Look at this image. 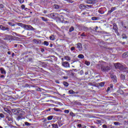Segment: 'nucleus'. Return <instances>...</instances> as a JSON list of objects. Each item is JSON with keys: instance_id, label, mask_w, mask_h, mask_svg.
<instances>
[{"instance_id": "f03ea898", "label": "nucleus", "mask_w": 128, "mask_h": 128, "mask_svg": "<svg viewBox=\"0 0 128 128\" xmlns=\"http://www.w3.org/2000/svg\"><path fill=\"white\" fill-rule=\"evenodd\" d=\"M23 28L26 30H34V28H33L30 25L24 24Z\"/></svg>"}, {"instance_id": "7c9ffc66", "label": "nucleus", "mask_w": 128, "mask_h": 128, "mask_svg": "<svg viewBox=\"0 0 128 128\" xmlns=\"http://www.w3.org/2000/svg\"><path fill=\"white\" fill-rule=\"evenodd\" d=\"M44 46H48V44H49L48 42V41H44Z\"/></svg>"}, {"instance_id": "9d476101", "label": "nucleus", "mask_w": 128, "mask_h": 128, "mask_svg": "<svg viewBox=\"0 0 128 128\" xmlns=\"http://www.w3.org/2000/svg\"><path fill=\"white\" fill-rule=\"evenodd\" d=\"M46 16H48V18H56V14H54V13H52L46 15Z\"/></svg>"}, {"instance_id": "e2e57ef3", "label": "nucleus", "mask_w": 128, "mask_h": 128, "mask_svg": "<svg viewBox=\"0 0 128 128\" xmlns=\"http://www.w3.org/2000/svg\"><path fill=\"white\" fill-rule=\"evenodd\" d=\"M54 110H56V112H58V109L54 108Z\"/></svg>"}, {"instance_id": "37998d69", "label": "nucleus", "mask_w": 128, "mask_h": 128, "mask_svg": "<svg viewBox=\"0 0 128 128\" xmlns=\"http://www.w3.org/2000/svg\"><path fill=\"white\" fill-rule=\"evenodd\" d=\"M121 78L122 80H125L126 77L124 76V75H121Z\"/></svg>"}, {"instance_id": "6ab92c4d", "label": "nucleus", "mask_w": 128, "mask_h": 128, "mask_svg": "<svg viewBox=\"0 0 128 128\" xmlns=\"http://www.w3.org/2000/svg\"><path fill=\"white\" fill-rule=\"evenodd\" d=\"M68 94H76V92L72 90H70L68 91Z\"/></svg>"}, {"instance_id": "69168bd1", "label": "nucleus", "mask_w": 128, "mask_h": 128, "mask_svg": "<svg viewBox=\"0 0 128 128\" xmlns=\"http://www.w3.org/2000/svg\"><path fill=\"white\" fill-rule=\"evenodd\" d=\"M98 27L96 26V30H98Z\"/></svg>"}, {"instance_id": "0eeeda50", "label": "nucleus", "mask_w": 128, "mask_h": 128, "mask_svg": "<svg viewBox=\"0 0 128 128\" xmlns=\"http://www.w3.org/2000/svg\"><path fill=\"white\" fill-rule=\"evenodd\" d=\"M79 8L80 10H86V8H88H88L86 7V6L84 4H80L79 6Z\"/></svg>"}, {"instance_id": "052dcab7", "label": "nucleus", "mask_w": 128, "mask_h": 128, "mask_svg": "<svg viewBox=\"0 0 128 128\" xmlns=\"http://www.w3.org/2000/svg\"><path fill=\"white\" fill-rule=\"evenodd\" d=\"M64 78L65 80H68V76H64Z\"/></svg>"}, {"instance_id": "b1692460", "label": "nucleus", "mask_w": 128, "mask_h": 128, "mask_svg": "<svg viewBox=\"0 0 128 128\" xmlns=\"http://www.w3.org/2000/svg\"><path fill=\"white\" fill-rule=\"evenodd\" d=\"M50 40H54V35L52 34L50 36Z\"/></svg>"}, {"instance_id": "a878e982", "label": "nucleus", "mask_w": 128, "mask_h": 128, "mask_svg": "<svg viewBox=\"0 0 128 128\" xmlns=\"http://www.w3.org/2000/svg\"><path fill=\"white\" fill-rule=\"evenodd\" d=\"M123 70L124 72H127V74H128V68H124L122 69Z\"/></svg>"}, {"instance_id": "58836bf2", "label": "nucleus", "mask_w": 128, "mask_h": 128, "mask_svg": "<svg viewBox=\"0 0 128 128\" xmlns=\"http://www.w3.org/2000/svg\"><path fill=\"white\" fill-rule=\"evenodd\" d=\"M99 86H104V82H102L100 83Z\"/></svg>"}, {"instance_id": "7ed1b4c3", "label": "nucleus", "mask_w": 128, "mask_h": 128, "mask_svg": "<svg viewBox=\"0 0 128 128\" xmlns=\"http://www.w3.org/2000/svg\"><path fill=\"white\" fill-rule=\"evenodd\" d=\"M12 112H14V114H20L22 115V110H16V109H13L12 110Z\"/></svg>"}, {"instance_id": "bb28decb", "label": "nucleus", "mask_w": 128, "mask_h": 128, "mask_svg": "<svg viewBox=\"0 0 128 128\" xmlns=\"http://www.w3.org/2000/svg\"><path fill=\"white\" fill-rule=\"evenodd\" d=\"M8 24H9V26H16V24H13L12 22H8Z\"/></svg>"}, {"instance_id": "603ef678", "label": "nucleus", "mask_w": 128, "mask_h": 128, "mask_svg": "<svg viewBox=\"0 0 128 128\" xmlns=\"http://www.w3.org/2000/svg\"><path fill=\"white\" fill-rule=\"evenodd\" d=\"M78 128H82V124H78Z\"/></svg>"}, {"instance_id": "a18cd8bd", "label": "nucleus", "mask_w": 128, "mask_h": 128, "mask_svg": "<svg viewBox=\"0 0 128 128\" xmlns=\"http://www.w3.org/2000/svg\"><path fill=\"white\" fill-rule=\"evenodd\" d=\"M64 112L65 114H68L70 112V110H64Z\"/></svg>"}, {"instance_id": "864d4df0", "label": "nucleus", "mask_w": 128, "mask_h": 128, "mask_svg": "<svg viewBox=\"0 0 128 128\" xmlns=\"http://www.w3.org/2000/svg\"><path fill=\"white\" fill-rule=\"evenodd\" d=\"M75 49H76V48H74V46L71 48H70L71 50H74Z\"/></svg>"}, {"instance_id": "c756f323", "label": "nucleus", "mask_w": 128, "mask_h": 128, "mask_svg": "<svg viewBox=\"0 0 128 128\" xmlns=\"http://www.w3.org/2000/svg\"><path fill=\"white\" fill-rule=\"evenodd\" d=\"M78 58H84V55L82 54H80L78 56Z\"/></svg>"}, {"instance_id": "680f3d73", "label": "nucleus", "mask_w": 128, "mask_h": 128, "mask_svg": "<svg viewBox=\"0 0 128 128\" xmlns=\"http://www.w3.org/2000/svg\"><path fill=\"white\" fill-rule=\"evenodd\" d=\"M44 14H46V12H48V10H44V12H43Z\"/></svg>"}, {"instance_id": "aec40b11", "label": "nucleus", "mask_w": 128, "mask_h": 128, "mask_svg": "<svg viewBox=\"0 0 128 128\" xmlns=\"http://www.w3.org/2000/svg\"><path fill=\"white\" fill-rule=\"evenodd\" d=\"M54 118V116H50L48 117H47V120H52Z\"/></svg>"}, {"instance_id": "473e14b6", "label": "nucleus", "mask_w": 128, "mask_h": 128, "mask_svg": "<svg viewBox=\"0 0 128 128\" xmlns=\"http://www.w3.org/2000/svg\"><path fill=\"white\" fill-rule=\"evenodd\" d=\"M24 124H25V126H30L32 125V124H30V123H29L28 122H25Z\"/></svg>"}, {"instance_id": "72a5a7b5", "label": "nucleus", "mask_w": 128, "mask_h": 128, "mask_svg": "<svg viewBox=\"0 0 128 128\" xmlns=\"http://www.w3.org/2000/svg\"><path fill=\"white\" fill-rule=\"evenodd\" d=\"M99 14H104V12L102 10L99 9L98 10Z\"/></svg>"}, {"instance_id": "f3484780", "label": "nucleus", "mask_w": 128, "mask_h": 128, "mask_svg": "<svg viewBox=\"0 0 128 128\" xmlns=\"http://www.w3.org/2000/svg\"><path fill=\"white\" fill-rule=\"evenodd\" d=\"M122 58H128V52H126L122 55Z\"/></svg>"}, {"instance_id": "c03bdc74", "label": "nucleus", "mask_w": 128, "mask_h": 128, "mask_svg": "<svg viewBox=\"0 0 128 128\" xmlns=\"http://www.w3.org/2000/svg\"><path fill=\"white\" fill-rule=\"evenodd\" d=\"M20 4H23L24 2V0H18Z\"/></svg>"}, {"instance_id": "423d86ee", "label": "nucleus", "mask_w": 128, "mask_h": 128, "mask_svg": "<svg viewBox=\"0 0 128 128\" xmlns=\"http://www.w3.org/2000/svg\"><path fill=\"white\" fill-rule=\"evenodd\" d=\"M84 2L88 4H94V0H86L84 1Z\"/></svg>"}, {"instance_id": "49530a36", "label": "nucleus", "mask_w": 128, "mask_h": 128, "mask_svg": "<svg viewBox=\"0 0 128 128\" xmlns=\"http://www.w3.org/2000/svg\"><path fill=\"white\" fill-rule=\"evenodd\" d=\"M114 124L115 126H118V124H120V122H114Z\"/></svg>"}, {"instance_id": "ddd939ff", "label": "nucleus", "mask_w": 128, "mask_h": 128, "mask_svg": "<svg viewBox=\"0 0 128 128\" xmlns=\"http://www.w3.org/2000/svg\"><path fill=\"white\" fill-rule=\"evenodd\" d=\"M33 42L36 44H40V40H36V39H34L33 40Z\"/></svg>"}, {"instance_id": "412c9836", "label": "nucleus", "mask_w": 128, "mask_h": 128, "mask_svg": "<svg viewBox=\"0 0 128 128\" xmlns=\"http://www.w3.org/2000/svg\"><path fill=\"white\" fill-rule=\"evenodd\" d=\"M52 128H58V124H52Z\"/></svg>"}, {"instance_id": "4d7b16f0", "label": "nucleus", "mask_w": 128, "mask_h": 128, "mask_svg": "<svg viewBox=\"0 0 128 128\" xmlns=\"http://www.w3.org/2000/svg\"><path fill=\"white\" fill-rule=\"evenodd\" d=\"M0 78H4V75H1V76H0Z\"/></svg>"}, {"instance_id": "6e6d98bb", "label": "nucleus", "mask_w": 128, "mask_h": 128, "mask_svg": "<svg viewBox=\"0 0 128 128\" xmlns=\"http://www.w3.org/2000/svg\"><path fill=\"white\" fill-rule=\"evenodd\" d=\"M92 20H96V17H92Z\"/></svg>"}, {"instance_id": "9b49d317", "label": "nucleus", "mask_w": 128, "mask_h": 128, "mask_svg": "<svg viewBox=\"0 0 128 128\" xmlns=\"http://www.w3.org/2000/svg\"><path fill=\"white\" fill-rule=\"evenodd\" d=\"M111 78L112 80V82H113L114 84H116V82L117 80L116 76H111Z\"/></svg>"}, {"instance_id": "393cba45", "label": "nucleus", "mask_w": 128, "mask_h": 128, "mask_svg": "<svg viewBox=\"0 0 128 128\" xmlns=\"http://www.w3.org/2000/svg\"><path fill=\"white\" fill-rule=\"evenodd\" d=\"M54 8L56 10H58L60 8V6L58 5V4H54Z\"/></svg>"}, {"instance_id": "a19ab883", "label": "nucleus", "mask_w": 128, "mask_h": 128, "mask_svg": "<svg viewBox=\"0 0 128 128\" xmlns=\"http://www.w3.org/2000/svg\"><path fill=\"white\" fill-rule=\"evenodd\" d=\"M92 5H88V4H86V8H92Z\"/></svg>"}, {"instance_id": "8fccbe9b", "label": "nucleus", "mask_w": 128, "mask_h": 128, "mask_svg": "<svg viewBox=\"0 0 128 128\" xmlns=\"http://www.w3.org/2000/svg\"><path fill=\"white\" fill-rule=\"evenodd\" d=\"M0 118H4V115L2 114H0Z\"/></svg>"}, {"instance_id": "20e7f679", "label": "nucleus", "mask_w": 128, "mask_h": 128, "mask_svg": "<svg viewBox=\"0 0 128 128\" xmlns=\"http://www.w3.org/2000/svg\"><path fill=\"white\" fill-rule=\"evenodd\" d=\"M114 66L116 68H118L120 70H122V68H124V66L120 63L116 64Z\"/></svg>"}, {"instance_id": "5fc2aeb1", "label": "nucleus", "mask_w": 128, "mask_h": 128, "mask_svg": "<svg viewBox=\"0 0 128 128\" xmlns=\"http://www.w3.org/2000/svg\"><path fill=\"white\" fill-rule=\"evenodd\" d=\"M81 36H86V34H84V32L82 33V34H81Z\"/></svg>"}, {"instance_id": "4be33fe9", "label": "nucleus", "mask_w": 128, "mask_h": 128, "mask_svg": "<svg viewBox=\"0 0 128 128\" xmlns=\"http://www.w3.org/2000/svg\"><path fill=\"white\" fill-rule=\"evenodd\" d=\"M64 58L66 60H70V57L68 56H65Z\"/></svg>"}, {"instance_id": "2eb2a0df", "label": "nucleus", "mask_w": 128, "mask_h": 128, "mask_svg": "<svg viewBox=\"0 0 128 128\" xmlns=\"http://www.w3.org/2000/svg\"><path fill=\"white\" fill-rule=\"evenodd\" d=\"M4 112H6L9 114H12V111H10L8 108H4Z\"/></svg>"}, {"instance_id": "bf43d9fd", "label": "nucleus", "mask_w": 128, "mask_h": 128, "mask_svg": "<svg viewBox=\"0 0 128 128\" xmlns=\"http://www.w3.org/2000/svg\"><path fill=\"white\" fill-rule=\"evenodd\" d=\"M110 88H114V86L112 85V84H110Z\"/></svg>"}, {"instance_id": "f257e3e1", "label": "nucleus", "mask_w": 128, "mask_h": 128, "mask_svg": "<svg viewBox=\"0 0 128 128\" xmlns=\"http://www.w3.org/2000/svg\"><path fill=\"white\" fill-rule=\"evenodd\" d=\"M97 68L100 69L102 72H108L110 70V66H108V64L103 62L102 64H99L97 65Z\"/></svg>"}, {"instance_id": "3c124183", "label": "nucleus", "mask_w": 128, "mask_h": 128, "mask_svg": "<svg viewBox=\"0 0 128 128\" xmlns=\"http://www.w3.org/2000/svg\"><path fill=\"white\" fill-rule=\"evenodd\" d=\"M22 118L20 116H18V120H22Z\"/></svg>"}, {"instance_id": "79ce46f5", "label": "nucleus", "mask_w": 128, "mask_h": 128, "mask_svg": "<svg viewBox=\"0 0 128 128\" xmlns=\"http://www.w3.org/2000/svg\"><path fill=\"white\" fill-rule=\"evenodd\" d=\"M21 8H22V10H24V8H26V6H24V4H22V5L21 6Z\"/></svg>"}, {"instance_id": "dca6fc26", "label": "nucleus", "mask_w": 128, "mask_h": 128, "mask_svg": "<svg viewBox=\"0 0 128 128\" xmlns=\"http://www.w3.org/2000/svg\"><path fill=\"white\" fill-rule=\"evenodd\" d=\"M116 7H112L111 8V10L108 11V14H112V12H114V10H116Z\"/></svg>"}, {"instance_id": "f704fd0d", "label": "nucleus", "mask_w": 128, "mask_h": 128, "mask_svg": "<svg viewBox=\"0 0 128 128\" xmlns=\"http://www.w3.org/2000/svg\"><path fill=\"white\" fill-rule=\"evenodd\" d=\"M70 114L71 116H76V114H74L72 112H70Z\"/></svg>"}, {"instance_id": "39448f33", "label": "nucleus", "mask_w": 128, "mask_h": 128, "mask_svg": "<svg viewBox=\"0 0 128 128\" xmlns=\"http://www.w3.org/2000/svg\"><path fill=\"white\" fill-rule=\"evenodd\" d=\"M62 66H64V68H70V64L68 62H62Z\"/></svg>"}, {"instance_id": "ea45409f", "label": "nucleus", "mask_w": 128, "mask_h": 128, "mask_svg": "<svg viewBox=\"0 0 128 128\" xmlns=\"http://www.w3.org/2000/svg\"><path fill=\"white\" fill-rule=\"evenodd\" d=\"M96 124H102V121L100 120H97L96 121Z\"/></svg>"}, {"instance_id": "a211bd4d", "label": "nucleus", "mask_w": 128, "mask_h": 128, "mask_svg": "<svg viewBox=\"0 0 128 128\" xmlns=\"http://www.w3.org/2000/svg\"><path fill=\"white\" fill-rule=\"evenodd\" d=\"M50 122H47L44 123V125L46 126L47 128H50V126H51L50 124H49L48 126V124H50Z\"/></svg>"}, {"instance_id": "774afa93", "label": "nucleus", "mask_w": 128, "mask_h": 128, "mask_svg": "<svg viewBox=\"0 0 128 128\" xmlns=\"http://www.w3.org/2000/svg\"><path fill=\"white\" fill-rule=\"evenodd\" d=\"M8 54H10V52H8Z\"/></svg>"}, {"instance_id": "4468645a", "label": "nucleus", "mask_w": 128, "mask_h": 128, "mask_svg": "<svg viewBox=\"0 0 128 128\" xmlns=\"http://www.w3.org/2000/svg\"><path fill=\"white\" fill-rule=\"evenodd\" d=\"M113 30H115L116 32H118V27L116 26V24H113Z\"/></svg>"}, {"instance_id": "1a4fd4ad", "label": "nucleus", "mask_w": 128, "mask_h": 128, "mask_svg": "<svg viewBox=\"0 0 128 128\" xmlns=\"http://www.w3.org/2000/svg\"><path fill=\"white\" fill-rule=\"evenodd\" d=\"M76 45L77 48H78L79 50H82V44L78 42Z\"/></svg>"}, {"instance_id": "de8ad7c7", "label": "nucleus", "mask_w": 128, "mask_h": 128, "mask_svg": "<svg viewBox=\"0 0 128 128\" xmlns=\"http://www.w3.org/2000/svg\"><path fill=\"white\" fill-rule=\"evenodd\" d=\"M123 30H128V28H126V26H124L123 27Z\"/></svg>"}, {"instance_id": "f8f14e48", "label": "nucleus", "mask_w": 128, "mask_h": 128, "mask_svg": "<svg viewBox=\"0 0 128 128\" xmlns=\"http://www.w3.org/2000/svg\"><path fill=\"white\" fill-rule=\"evenodd\" d=\"M0 71L2 74H6V70H4V68H0Z\"/></svg>"}, {"instance_id": "e433bc0d", "label": "nucleus", "mask_w": 128, "mask_h": 128, "mask_svg": "<svg viewBox=\"0 0 128 128\" xmlns=\"http://www.w3.org/2000/svg\"><path fill=\"white\" fill-rule=\"evenodd\" d=\"M85 64H86V66H90V62L88 61H86Z\"/></svg>"}, {"instance_id": "13d9d810", "label": "nucleus", "mask_w": 128, "mask_h": 128, "mask_svg": "<svg viewBox=\"0 0 128 128\" xmlns=\"http://www.w3.org/2000/svg\"><path fill=\"white\" fill-rule=\"evenodd\" d=\"M14 34L16 35V36H20V35H18V34L14 32Z\"/></svg>"}, {"instance_id": "09e8293b", "label": "nucleus", "mask_w": 128, "mask_h": 128, "mask_svg": "<svg viewBox=\"0 0 128 128\" xmlns=\"http://www.w3.org/2000/svg\"><path fill=\"white\" fill-rule=\"evenodd\" d=\"M102 127L103 128H108V126H106V124H103V125L102 126Z\"/></svg>"}, {"instance_id": "5701e85b", "label": "nucleus", "mask_w": 128, "mask_h": 128, "mask_svg": "<svg viewBox=\"0 0 128 128\" xmlns=\"http://www.w3.org/2000/svg\"><path fill=\"white\" fill-rule=\"evenodd\" d=\"M4 40H10V36H7L6 38H4Z\"/></svg>"}, {"instance_id": "338daca9", "label": "nucleus", "mask_w": 128, "mask_h": 128, "mask_svg": "<svg viewBox=\"0 0 128 128\" xmlns=\"http://www.w3.org/2000/svg\"><path fill=\"white\" fill-rule=\"evenodd\" d=\"M108 91H110V87H108V89H107V92H108Z\"/></svg>"}, {"instance_id": "cd10ccee", "label": "nucleus", "mask_w": 128, "mask_h": 128, "mask_svg": "<svg viewBox=\"0 0 128 128\" xmlns=\"http://www.w3.org/2000/svg\"><path fill=\"white\" fill-rule=\"evenodd\" d=\"M41 18H42V20H43V22H48V18H46L44 17H42Z\"/></svg>"}, {"instance_id": "6e6552de", "label": "nucleus", "mask_w": 128, "mask_h": 128, "mask_svg": "<svg viewBox=\"0 0 128 128\" xmlns=\"http://www.w3.org/2000/svg\"><path fill=\"white\" fill-rule=\"evenodd\" d=\"M0 28L2 30H8V32L10 30V28H8V27H5L2 25L0 26Z\"/></svg>"}, {"instance_id": "2f4dec72", "label": "nucleus", "mask_w": 128, "mask_h": 128, "mask_svg": "<svg viewBox=\"0 0 128 128\" xmlns=\"http://www.w3.org/2000/svg\"><path fill=\"white\" fill-rule=\"evenodd\" d=\"M57 124L59 126H62V122H60V121H58L57 122Z\"/></svg>"}, {"instance_id": "0e129e2a", "label": "nucleus", "mask_w": 128, "mask_h": 128, "mask_svg": "<svg viewBox=\"0 0 128 128\" xmlns=\"http://www.w3.org/2000/svg\"><path fill=\"white\" fill-rule=\"evenodd\" d=\"M82 128H86V126H82Z\"/></svg>"}, {"instance_id": "4c0bfd02", "label": "nucleus", "mask_w": 128, "mask_h": 128, "mask_svg": "<svg viewBox=\"0 0 128 128\" xmlns=\"http://www.w3.org/2000/svg\"><path fill=\"white\" fill-rule=\"evenodd\" d=\"M66 2H69V4H73L74 3V2L71 0H66Z\"/></svg>"}, {"instance_id": "c85d7f7f", "label": "nucleus", "mask_w": 128, "mask_h": 128, "mask_svg": "<svg viewBox=\"0 0 128 128\" xmlns=\"http://www.w3.org/2000/svg\"><path fill=\"white\" fill-rule=\"evenodd\" d=\"M74 26H72L70 29H69V32H74Z\"/></svg>"}, {"instance_id": "c9c22d12", "label": "nucleus", "mask_w": 128, "mask_h": 128, "mask_svg": "<svg viewBox=\"0 0 128 128\" xmlns=\"http://www.w3.org/2000/svg\"><path fill=\"white\" fill-rule=\"evenodd\" d=\"M64 85L65 86H68V82H64Z\"/></svg>"}]
</instances>
